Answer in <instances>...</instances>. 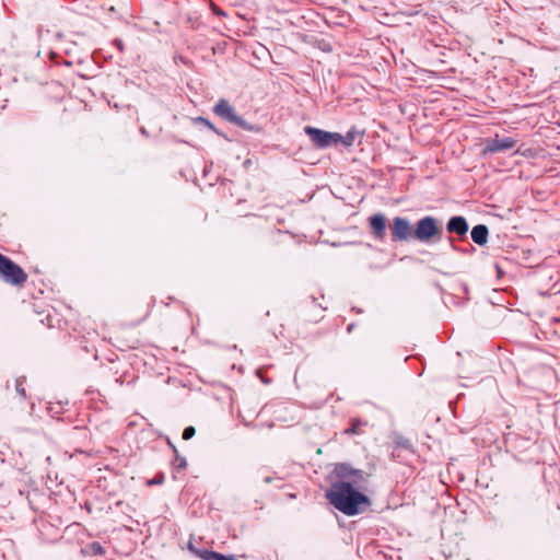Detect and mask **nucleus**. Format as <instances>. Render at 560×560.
<instances>
[{
    "label": "nucleus",
    "instance_id": "obj_14",
    "mask_svg": "<svg viewBox=\"0 0 560 560\" xmlns=\"http://www.w3.org/2000/svg\"><path fill=\"white\" fill-rule=\"evenodd\" d=\"M196 433V430L194 427H187L185 430H184V433H183V439L184 440H189L191 439Z\"/></svg>",
    "mask_w": 560,
    "mask_h": 560
},
{
    "label": "nucleus",
    "instance_id": "obj_8",
    "mask_svg": "<svg viewBox=\"0 0 560 560\" xmlns=\"http://www.w3.org/2000/svg\"><path fill=\"white\" fill-rule=\"evenodd\" d=\"M213 112L219 117L225 119L226 121L233 124L234 120H236L237 114L235 113L234 107L226 101V100H220L214 108Z\"/></svg>",
    "mask_w": 560,
    "mask_h": 560
},
{
    "label": "nucleus",
    "instance_id": "obj_17",
    "mask_svg": "<svg viewBox=\"0 0 560 560\" xmlns=\"http://www.w3.org/2000/svg\"><path fill=\"white\" fill-rule=\"evenodd\" d=\"M113 44H114V45H115V46H116L120 51H122V50H124V43H122V40H121V39L117 38V39H115V40H114V43H113Z\"/></svg>",
    "mask_w": 560,
    "mask_h": 560
},
{
    "label": "nucleus",
    "instance_id": "obj_18",
    "mask_svg": "<svg viewBox=\"0 0 560 560\" xmlns=\"http://www.w3.org/2000/svg\"><path fill=\"white\" fill-rule=\"evenodd\" d=\"M558 293H560V283H555L552 290L549 292V295Z\"/></svg>",
    "mask_w": 560,
    "mask_h": 560
},
{
    "label": "nucleus",
    "instance_id": "obj_23",
    "mask_svg": "<svg viewBox=\"0 0 560 560\" xmlns=\"http://www.w3.org/2000/svg\"><path fill=\"white\" fill-rule=\"evenodd\" d=\"M102 550V547L97 546V548H95V551H101Z\"/></svg>",
    "mask_w": 560,
    "mask_h": 560
},
{
    "label": "nucleus",
    "instance_id": "obj_19",
    "mask_svg": "<svg viewBox=\"0 0 560 560\" xmlns=\"http://www.w3.org/2000/svg\"><path fill=\"white\" fill-rule=\"evenodd\" d=\"M495 269H497V271H498V278H502V277H504V273H503V271H502L501 266L495 265Z\"/></svg>",
    "mask_w": 560,
    "mask_h": 560
},
{
    "label": "nucleus",
    "instance_id": "obj_2",
    "mask_svg": "<svg viewBox=\"0 0 560 560\" xmlns=\"http://www.w3.org/2000/svg\"><path fill=\"white\" fill-rule=\"evenodd\" d=\"M304 132L311 138L313 144L318 149L337 145L342 140V136L338 132H330L312 126H305Z\"/></svg>",
    "mask_w": 560,
    "mask_h": 560
},
{
    "label": "nucleus",
    "instance_id": "obj_6",
    "mask_svg": "<svg viewBox=\"0 0 560 560\" xmlns=\"http://www.w3.org/2000/svg\"><path fill=\"white\" fill-rule=\"evenodd\" d=\"M516 144V140L511 137L500 138L495 136L494 138H490L486 140L483 154L488 153H498L505 152L512 150Z\"/></svg>",
    "mask_w": 560,
    "mask_h": 560
},
{
    "label": "nucleus",
    "instance_id": "obj_9",
    "mask_svg": "<svg viewBox=\"0 0 560 560\" xmlns=\"http://www.w3.org/2000/svg\"><path fill=\"white\" fill-rule=\"evenodd\" d=\"M468 228L467 220L462 215L452 217L446 224V229L450 233H454L459 236L466 235Z\"/></svg>",
    "mask_w": 560,
    "mask_h": 560
},
{
    "label": "nucleus",
    "instance_id": "obj_16",
    "mask_svg": "<svg viewBox=\"0 0 560 560\" xmlns=\"http://www.w3.org/2000/svg\"><path fill=\"white\" fill-rule=\"evenodd\" d=\"M188 549L194 552L197 557H199V552H202L203 550L197 549L191 542L188 544Z\"/></svg>",
    "mask_w": 560,
    "mask_h": 560
},
{
    "label": "nucleus",
    "instance_id": "obj_12",
    "mask_svg": "<svg viewBox=\"0 0 560 560\" xmlns=\"http://www.w3.org/2000/svg\"><path fill=\"white\" fill-rule=\"evenodd\" d=\"M233 125H236L240 128H242L244 130H248V131H258L259 130L258 127L250 125L249 122H247L244 118H242L238 115L236 117V120H234Z\"/></svg>",
    "mask_w": 560,
    "mask_h": 560
},
{
    "label": "nucleus",
    "instance_id": "obj_4",
    "mask_svg": "<svg viewBox=\"0 0 560 560\" xmlns=\"http://www.w3.org/2000/svg\"><path fill=\"white\" fill-rule=\"evenodd\" d=\"M389 229L393 242H407L413 237V231L407 218L395 217Z\"/></svg>",
    "mask_w": 560,
    "mask_h": 560
},
{
    "label": "nucleus",
    "instance_id": "obj_20",
    "mask_svg": "<svg viewBox=\"0 0 560 560\" xmlns=\"http://www.w3.org/2000/svg\"><path fill=\"white\" fill-rule=\"evenodd\" d=\"M357 432V425L354 424L351 429L346 430V433H355Z\"/></svg>",
    "mask_w": 560,
    "mask_h": 560
},
{
    "label": "nucleus",
    "instance_id": "obj_10",
    "mask_svg": "<svg viewBox=\"0 0 560 560\" xmlns=\"http://www.w3.org/2000/svg\"><path fill=\"white\" fill-rule=\"evenodd\" d=\"M489 229L485 224H478L472 228L470 236L474 243L483 246L488 242Z\"/></svg>",
    "mask_w": 560,
    "mask_h": 560
},
{
    "label": "nucleus",
    "instance_id": "obj_11",
    "mask_svg": "<svg viewBox=\"0 0 560 560\" xmlns=\"http://www.w3.org/2000/svg\"><path fill=\"white\" fill-rule=\"evenodd\" d=\"M199 558L202 560H236L233 555H222L215 551H202L199 552Z\"/></svg>",
    "mask_w": 560,
    "mask_h": 560
},
{
    "label": "nucleus",
    "instance_id": "obj_15",
    "mask_svg": "<svg viewBox=\"0 0 560 560\" xmlns=\"http://www.w3.org/2000/svg\"><path fill=\"white\" fill-rule=\"evenodd\" d=\"M198 120L205 124L209 129L213 130L215 133L221 135L219 130L212 125V122L203 117H199Z\"/></svg>",
    "mask_w": 560,
    "mask_h": 560
},
{
    "label": "nucleus",
    "instance_id": "obj_3",
    "mask_svg": "<svg viewBox=\"0 0 560 560\" xmlns=\"http://www.w3.org/2000/svg\"><path fill=\"white\" fill-rule=\"evenodd\" d=\"M443 232L442 228L439 226L438 220L431 215L421 218L413 230V238L419 242L427 243L432 237L441 235Z\"/></svg>",
    "mask_w": 560,
    "mask_h": 560
},
{
    "label": "nucleus",
    "instance_id": "obj_5",
    "mask_svg": "<svg viewBox=\"0 0 560 560\" xmlns=\"http://www.w3.org/2000/svg\"><path fill=\"white\" fill-rule=\"evenodd\" d=\"M0 275L5 280H26V272L10 258L0 253Z\"/></svg>",
    "mask_w": 560,
    "mask_h": 560
},
{
    "label": "nucleus",
    "instance_id": "obj_13",
    "mask_svg": "<svg viewBox=\"0 0 560 560\" xmlns=\"http://www.w3.org/2000/svg\"><path fill=\"white\" fill-rule=\"evenodd\" d=\"M353 141H354V136H353V133H352V132H348V133L346 135V137H343V136H342V140H341V142H340V143H342V144H345V145L349 147V145H351V144L353 143Z\"/></svg>",
    "mask_w": 560,
    "mask_h": 560
},
{
    "label": "nucleus",
    "instance_id": "obj_22",
    "mask_svg": "<svg viewBox=\"0 0 560 560\" xmlns=\"http://www.w3.org/2000/svg\"><path fill=\"white\" fill-rule=\"evenodd\" d=\"M102 550V547L97 546V548H95V551H101Z\"/></svg>",
    "mask_w": 560,
    "mask_h": 560
},
{
    "label": "nucleus",
    "instance_id": "obj_1",
    "mask_svg": "<svg viewBox=\"0 0 560 560\" xmlns=\"http://www.w3.org/2000/svg\"><path fill=\"white\" fill-rule=\"evenodd\" d=\"M352 481H340L331 486L327 492L329 502L346 515H355L362 512L369 504L366 495L355 490L353 486L361 487L365 481L363 471H352Z\"/></svg>",
    "mask_w": 560,
    "mask_h": 560
},
{
    "label": "nucleus",
    "instance_id": "obj_21",
    "mask_svg": "<svg viewBox=\"0 0 560 560\" xmlns=\"http://www.w3.org/2000/svg\"><path fill=\"white\" fill-rule=\"evenodd\" d=\"M19 393H21L22 395H24V388H18Z\"/></svg>",
    "mask_w": 560,
    "mask_h": 560
},
{
    "label": "nucleus",
    "instance_id": "obj_7",
    "mask_svg": "<svg viewBox=\"0 0 560 560\" xmlns=\"http://www.w3.org/2000/svg\"><path fill=\"white\" fill-rule=\"evenodd\" d=\"M369 224L375 240L383 241L386 235V219L384 214L376 213L369 218Z\"/></svg>",
    "mask_w": 560,
    "mask_h": 560
}]
</instances>
